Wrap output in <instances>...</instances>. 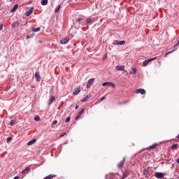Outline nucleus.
<instances>
[{
	"instance_id": "nucleus-24",
	"label": "nucleus",
	"mask_w": 179,
	"mask_h": 179,
	"mask_svg": "<svg viewBox=\"0 0 179 179\" xmlns=\"http://www.w3.org/2000/svg\"><path fill=\"white\" fill-rule=\"evenodd\" d=\"M156 59H157V57L150 58L148 59H146V61L148 62V64H150V62L156 61Z\"/></svg>"
},
{
	"instance_id": "nucleus-52",
	"label": "nucleus",
	"mask_w": 179,
	"mask_h": 179,
	"mask_svg": "<svg viewBox=\"0 0 179 179\" xmlns=\"http://www.w3.org/2000/svg\"><path fill=\"white\" fill-rule=\"evenodd\" d=\"M10 2H15V0H10Z\"/></svg>"
},
{
	"instance_id": "nucleus-42",
	"label": "nucleus",
	"mask_w": 179,
	"mask_h": 179,
	"mask_svg": "<svg viewBox=\"0 0 179 179\" xmlns=\"http://www.w3.org/2000/svg\"><path fill=\"white\" fill-rule=\"evenodd\" d=\"M106 59H107V54H105L104 56L102 58V60L106 61Z\"/></svg>"
},
{
	"instance_id": "nucleus-48",
	"label": "nucleus",
	"mask_w": 179,
	"mask_h": 179,
	"mask_svg": "<svg viewBox=\"0 0 179 179\" xmlns=\"http://www.w3.org/2000/svg\"><path fill=\"white\" fill-rule=\"evenodd\" d=\"M176 162L178 164H179V158L176 159Z\"/></svg>"
},
{
	"instance_id": "nucleus-50",
	"label": "nucleus",
	"mask_w": 179,
	"mask_h": 179,
	"mask_svg": "<svg viewBox=\"0 0 179 179\" xmlns=\"http://www.w3.org/2000/svg\"><path fill=\"white\" fill-rule=\"evenodd\" d=\"M105 178H106V179H108V175H106V176H105Z\"/></svg>"
},
{
	"instance_id": "nucleus-17",
	"label": "nucleus",
	"mask_w": 179,
	"mask_h": 179,
	"mask_svg": "<svg viewBox=\"0 0 179 179\" xmlns=\"http://www.w3.org/2000/svg\"><path fill=\"white\" fill-rule=\"evenodd\" d=\"M92 97V94H89L88 95H87L84 99H81V103H86V101L88 99H90Z\"/></svg>"
},
{
	"instance_id": "nucleus-4",
	"label": "nucleus",
	"mask_w": 179,
	"mask_h": 179,
	"mask_svg": "<svg viewBox=\"0 0 179 179\" xmlns=\"http://www.w3.org/2000/svg\"><path fill=\"white\" fill-rule=\"evenodd\" d=\"M135 93H136V94H139V93L140 94H146V90L143 88H139L135 91Z\"/></svg>"
},
{
	"instance_id": "nucleus-10",
	"label": "nucleus",
	"mask_w": 179,
	"mask_h": 179,
	"mask_svg": "<svg viewBox=\"0 0 179 179\" xmlns=\"http://www.w3.org/2000/svg\"><path fill=\"white\" fill-rule=\"evenodd\" d=\"M79 93H80V87H76L73 92V94H74V96H78Z\"/></svg>"
},
{
	"instance_id": "nucleus-1",
	"label": "nucleus",
	"mask_w": 179,
	"mask_h": 179,
	"mask_svg": "<svg viewBox=\"0 0 179 179\" xmlns=\"http://www.w3.org/2000/svg\"><path fill=\"white\" fill-rule=\"evenodd\" d=\"M126 43L125 41L115 40L112 44L113 45H125Z\"/></svg>"
},
{
	"instance_id": "nucleus-35",
	"label": "nucleus",
	"mask_w": 179,
	"mask_h": 179,
	"mask_svg": "<svg viewBox=\"0 0 179 179\" xmlns=\"http://www.w3.org/2000/svg\"><path fill=\"white\" fill-rule=\"evenodd\" d=\"M34 121L38 122V121H40V120H41V119L40 118V116L36 115V116L34 117Z\"/></svg>"
},
{
	"instance_id": "nucleus-3",
	"label": "nucleus",
	"mask_w": 179,
	"mask_h": 179,
	"mask_svg": "<svg viewBox=\"0 0 179 179\" xmlns=\"http://www.w3.org/2000/svg\"><path fill=\"white\" fill-rule=\"evenodd\" d=\"M102 86H110V87H113L115 89V84L111 83V82H105L102 83Z\"/></svg>"
},
{
	"instance_id": "nucleus-54",
	"label": "nucleus",
	"mask_w": 179,
	"mask_h": 179,
	"mask_svg": "<svg viewBox=\"0 0 179 179\" xmlns=\"http://www.w3.org/2000/svg\"><path fill=\"white\" fill-rule=\"evenodd\" d=\"M39 43H43V41H39Z\"/></svg>"
},
{
	"instance_id": "nucleus-43",
	"label": "nucleus",
	"mask_w": 179,
	"mask_h": 179,
	"mask_svg": "<svg viewBox=\"0 0 179 179\" xmlns=\"http://www.w3.org/2000/svg\"><path fill=\"white\" fill-rule=\"evenodd\" d=\"M65 135H66V132H64V133L62 134L59 136V138H63V136H65Z\"/></svg>"
},
{
	"instance_id": "nucleus-16",
	"label": "nucleus",
	"mask_w": 179,
	"mask_h": 179,
	"mask_svg": "<svg viewBox=\"0 0 179 179\" xmlns=\"http://www.w3.org/2000/svg\"><path fill=\"white\" fill-rule=\"evenodd\" d=\"M116 71H125V66H116Z\"/></svg>"
},
{
	"instance_id": "nucleus-46",
	"label": "nucleus",
	"mask_w": 179,
	"mask_h": 179,
	"mask_svg": "<svg viewBox=\"0 0 179 179\" xmlns=\"http://www.w3.org/2000/svg\"><path fill=\"white\" fill-rule=\"evenodd\" d=\"M78 108H79V104L76 103V104L75 109H76V110H78Z\"/></svg>"
},
{
	"instance_id": "nucleus-53",
	"label": "nucleus",
	"mask_w": 179,
	"mask_h": 179,
	"mask_svg": "<svg viewBox=\"0 0 179 179\" xmlns=\"http://www.w3.org/2000/svg\"><path fill=\"white\" fill-rule=\"evenodd\" d=\"M83 25H84V24H83V22H82L81 26H83Z\"/></svg>"
},
{
	"instance_id": "nucleus-51",
	"label": "nucleus",
	"mask_w": 179,
	"mask_h": 179,
	"mask_svg": "<svg viewBox=\"0 0 179 179\" xmlns=\"http://www.w3.org/2000/svg\"><path fill=\"white\" fill-rule=\"evenodd\" d=\"M97 103H101V101H100V99H98Z\"/></svg>"
},
{
	"instance_id": "nucleus-15",
	"label": "nucleus",
	"mask_w": 179,
	"mask_h": 179,
	"mask_svg": "<svg viewBox=\"0 0 179 179\" xmlns=\"http://www.w3.org/2000/svg\"><path fill=\"white\" fill-rule=\"evenodd\" d=\"M69 41V38L66 37L60 40V44H66Z\"/></svg>"
},
{
	"instance_id": "nucleus-6",
	"label": "nucleus",
	"mask_w": 179,
	"mask_h": 179,
	"mask_svg": "<svg viewBox=\"0 0 179 179\" xmlns=\"http://www.w3.org/2000/svg\"><path fill=\"white\" fill-rule=\"evenodd\" d=\"M85 113V108H83L77 115V116H76L75 117V120L78 121V120H79L80 118V117L82 116L83 113Z\"/></svg>"
},
{
	"instance_id": "nucleus-22",
	"label": "nucleus",
	"mask_w": 179,
	"mask_h": 179,
	"mask_svg": "<svg viewBox=\"0 0 179 179\" xmlns=\"http://www.w3.org/2000/svg\"><path fill=\"white\" fill-rule=\"evenodd\" d=\"M128 176H129V172H128V171H124L122 173V179L127 178Z\"/></svg>"
},
{
	"instance_id": "nucleus-14",
	"label": "nucleus",
	"mask_w": 179,
	"mask_h": 179,
	"mask_svg": "<svg viewBox=\"0 0 179 179\" xmlns=\"http://www.w3.org/2000/svg\"><path fill=\"white\" fill-rule=\"evenodd\" d=\"M36 142H37V139L34 138V139L29 141L27 143V145L28 146H31V145H34V143H36Z\"/></svg>"
},
{
	"instance_id": "nucleus-7",
	"label": "nucleus",
	"mask_w": 179,
	"mask_h": 179,
	"mask_svg": "<svg viewBox=\"0 0 179 179\" xmlns=\"http://www.w3.org/2000/svg\"><path fill=\"white\" fill-rule=\"evenodd\" d=\"M124 163H125V157H124L122 160L120 161V162L117 165V167L118 169H121L122 167H123Z\"/></svg>"
},
{
	"instance_id": "nucleus-27",
	"label": "nucleus",
	"mask_w": 179,
	"mask_h": 179,
	"mask_svg": "<svg viewBox=\"0 0 179 179\" xmlns=\"http://www.w3.org/2000/svg\"><path fill=\"white\" fill-rule=\"evenodd\" d=\"M36 36V34L35 33H32L30 35H27L26 36V40H29V38H33V36Z\"/></svg>"
},
{
	"instance_id": "nucleus-29",
	"label": "nucleus",
	"mask_w": 179,
	"mask_h": 179,
	"mask_svg": "<svg viewBox=\"0 0 179 179\" xmlns=\"http://www.w3.org/2000/svg\"><path fill=\"white\" fill-rule=\"evenodd\" d=\"M59 9H61V4L58 5L55 9V13H58L59 12Z\"/></svg>"
},
{
	"instance_id": "nucleus-40",
	"label": "nucleus",
	"mask_w": 179,
	"mask_h": 179,
	"mask_svg": "<svg viewBox=\"0 0 179 179\" xmlns=\"http://www.w3.org/2000/svg\"><path fill=\"white\" fill-rule=\"evenodd\" d=\"M57 124H58V121H57V120H54V121L52 122V125H57Z\"/></svg>"
},
{
	"instance_id": "nucleus-33",
	"label": "nucleus",
	"mask_w": 179,
	"mask_h": 179,
	"mask_svg": "<svg viewBox=\"0 0 179 179\" xmlns=\"http://www.w3.org/2000/svg\"><path fill=\"white\" fill-rule=\"evenodd\" d=\"M15 124H17L16 121H15L13 120H10V127H13V125H15Z\"/></svg>"
},
{
	"instance_id": "nucleus-38",
	"label": "nucleus",
	"mask_w": 179,
	"mask_h": 179,
	"mask_svg": "<svg viewBox=\"0 0 179 179\" xmlns=\"http://www.w3.org/2000/svg\"><path fill=\"white\" fill-rule=\"evenodd\" d=\"M12 137H8L7 138H6V142H7V143H9L10 142H11L12 141Z\"/></svg>"
},
{
	"instance_id": "nucleus-18",
	"label": "nucleus",
	"mask_w": 179,
	"mask_h": 179,
	"mask_svg": "<svg viewBox=\"0 0 179 179\" xmlns=\"http://www.w3.org/2000/svg\"><path fill=\"white\" fill-rule=\"evenodd\" d=\"M20 24L18 22H14L12 24H11V29H15L16 27H19V25Z\"/></svg>"
},
{
	"instance_id": "nucleus-19",
	"label": "nucleus",
	"mask_w": 179,
	"mask_h": 179,
	"mask_svg": "<svg viewBox=\"0 0 179 179\" xmlns=\"http://www.w3.org/2000/svg\"><path fill=\"white\" fill-rule=\"evenodd\" d=\"M30 172V167H27L22 171V174H28Z\"/></svg>"
},
{
	"instance_id": "nucleus-49",
	"label": "nucleus",
	"mask_w": 179,
	"mask_h": 179,
	"mask_svg": "<svg viewBox=\"0 0 179 179\" xmlns=\"http://www.w3.org/2000/svg\"><path fill=\"white\" fill-rule=\"evenodd\" d=\"M145 178H147V179L149 178V175H145Z\"/></svg>"
},
{
	"instance_id": "nucleus-28",
	"label": "nucleus",
	"mask_w": 179,
	"mask_h": 179,
	"mask_svg": "<svg viewBox=\"0 0 179 179\" xmlns=\"http://www.w3.org/2000/svg\"><path fill=\"white\" fill-rule=\"evenodd\" d=\"M115 178V173H111L108 174V179H113Z\"/></svg>"
},
{
	"instance_id": "nucleus-36",
	"label": "nucleus",
	"mask_w": 179,
	"mask_h": 179,
	"mask_svg": "<svg viewBox=\"0 0 179 179\" xmlns=\"http://www.w3.org/2000/svg\"><path fill=\"white\" fill-rule=\"evenodd\" d=\"M149 64V62H148V60H145L143 62V66H148V64Z\"/></svg>"
},
{
	"instance_id": "nucleus-31",
	"label": "nucleus",
	"mask_w": 179,
	"mask_h": 179,
	"mask_svg": "<svg viewBox=\"0 0 179 179\" xmlns=\"http://www.w3.org/2000/svg\"><path fill=\"white\" fill-rule=\"evenodd\" d=\"M157 143H154L152 145H150L149 148H148L147 149H156V146H157Z\"/></svg>"
},
{
	"instance_id": "nucleus-12",
	"label": "nucleus",
	"mask_w": 179,
	"mask_h": 179,
	"mask_svg": "<svg viewBox=\"0 0 179 179\" xmlns=\"http://www.w3.org/2000/svg\"><path fill=\"white\" fill-rule=\"evenodd\" d=\"M17 8H19V5L15 4L14 6L10 10V13H15V12H16V10H17Z\"/></svg>"
},
{
	"instance_id": "nucleus-30",
	"label": "nucleus",
	"mask_w": 179,
	"mask_h": 179,
	"mask_svg": "<svg viewBox=\"0 0 179 179\" xmlns=\"http://www.w3.org/2000/svg\"><path fill=\"white\" fill-rule=\"evenodd\" d=\"M41 30V28L37 27V28H32V31L34 33H37V31H40Z\"/></svg>"
},
{
	"instance_id": "nucleus-23",
	"label": "nucleus",
	"mask_w": 179,
	"mask_h": 179,
	"mask_svg": "<svg viewBox=\"0 0 179 179\" xmlns=\"http://www.w3.org/2000/svg\"><path fill=\"white\" fill-rule=\"evenodd\" d=\"M55 177H57V175L50 174V175H48V176H45L43 179H52Z\"/></svg>"
},
{
	"instance_id": "nucleus-39",
	"label": "nucleus",
	"mask_w": 179,
	"mask_h": 179,
	"mask_svg": "<svg viewBox=\"0 0 179 179\" xmlns=\"http://www.w3.org/2000/svg\"><path fill=\"white\" fill-rule=\"evenodd\" d=\"M69 121H71V117H67L65 120V122L66 124H68V122H69Z\"/></svg>"
},
{
	"instance_id": "nucleus-34",
	"label": "nucleus",
	"mask_w": 179,
	"mask_h": 179,
	"mask_svg": "<svg viewBox=\"0 0 179 179\" xmlns=\"http://www.w3.org/2000/svg\"><path fill=\"white\" fill-rule=\"evenodd\" d=\"M148 175H149V170L148 169H144L143 176H148Z\"/></svg>"
},
{
	"instance_id": "nucleus-9",
	"label": "nucleus",
	"mask_w": 179,
	"mask_h": 179,
	"mask_svg": "<svg viewBox=\"0 0 179 179\" xmlns=\"http://www.w3.org/2000/svg\"><path fill=\"white\" fill-rule=\"evenodd\" d=\"M54 101H55V96H54V95H50L48 105L51 106L54 103Z\"/></svg>"
},
{
	"instance_id": "nucleus-37",
	"label": "nucleus",
	"mask_w": 179,
	"mask_h": 179,
	"mask_svg": "<svg viewBox=\"0 0 179 179\" xmlns=\"http://www.w3.org/2000/svg\"><path fill=\"white\" fill-rule=\"evenodd\" d=\"M129 103V100L124 101L123 102H120L119 104H127Z\"/></svg>"
},
{
	"instance_id": "nucleus-5",
	"label": "nucleus",
	"mask_w": 179,
	"mask_h": 179,
	"mask_svg": "<svg viewBox=\"0 0 179 179\" xmlns=\"http://www.w3.org/2000/svg\"><path fill=\"white\" fill-rule=\"evenodd\" d=\"M94 82V78H90L87 83V86H86L87 89H90Z\"/></svg>"
},
{
	"instance_id": "nucleus-11",
	"label": "nucleus",
	"mask_w": 179,
	"mask_h": 179,
	"mask_svg": "<svg viewBox=\"0 0 179 179\" xmlns=\"http://www.w3.org/2000/svg\"><path fill=\"white\" fill-rule=\"evenodd\" d=\"M35 78L36 79V82H40V80H41V77L40 76V73L38 71L35 73Z\"/></svg>"
},
{
	"instance_id": "nucleus-26",
	"label": "nucleus",
	"mask_w": 179,
	"mask_h": 179,
	"mask_svg": "<svg viewBox=\"0 0 179 179\" xmlns=\"http://www.w3.org/2000/svg\"><path fill=\"white\" fill-rule=\"evenodd\" d=\"M41 3L43 6H45V5L48 4V0H41Z\"/></svg>"
},
{
	"instance_id": "nucleus-13",
	"label": "nucleus",
	"mask_w": 179,
	"mask_h": 179,
	"mask_svg": "<svg viewBox=\"0 0 179 179\" xmlns=\"http://www.w3.org/2000/svg\"><path fill=\"white\" fill-rule=\"evenodd\" d=\"M85 23L89 25L93 24V19L92 17L86 18Z\"/></svg>"
},
{
	"instance_id": "nucleus-2",
	"label": "nucleus",
	"mask_w": 179,
	"mask_h": 179,
	"mask_svg": "<svg viewBox=\"0 0 179 179\" xmlns=\"http://www.w3.org/2000/svg\"><path fill=\"white\" fill-rule=\"evenodd\" d=\"M155 177H156V178L158 179H162V178H164V176H166V173H162V172H156L154 174Z\"/></svg>"
},
{
	"instance_id": "nucleus-32",
	"label": "nucleus",
	"mask_w": 179,
	"mask_h": 179,
	"mask_svg": "<svg viewBox=\"0 0 179 179\" xmlns=\"http://www.w3.org/2000/svg\"><path fill=\"white\" fill-rule=\"evenodd\" d=\"M178 148V143H173L171 145V149H176V150H177Z\"/></svg>"
},
{
	"instance_id": "nucleus-41",
	"label": "nucleus",
	"mask_w": 179,
	"mask_h": 179,
	"mask_svg": "<svg viewBox=\"0 0 179 179\" xmlns=\"http://www.w3.org/2000/svg\"><path fill=\"white\" fill-rule=\"evenodd\" d=\"M173 51H174V50H172V51H169V52H166L165 53V57H167L168 55H169V54H171V52H173Z\"/></svg>"
},
{
	"instance_id": "nucleus-55",
	"label": "nucleus",
	"mask_w": 179,
	"mask_h": 179,
	"mask_svg": "<svg viewBox=\"0 0 179 179\" xmlns=\"http://www.w3.org/2000/svg\"><path fill=\"white\" fill-rule=\"evenodd\" d=\"M114 1H119V0H114Z\"/></svg>"
},
{
	"instance_id": "nucleus-21",
	"label": "nucleus",
	"mask_w": 179,
	"mask_h": 179,
	"mask_svg": "<svg viewBox=\"0 0 179 179\" xmlns=\"http://www.w3.org/2000/svg\"><path fill=\"white\" fill-rule=\"evenodd\" d=\"M131 71H130L131 75H132V74L133 75H136V72L138 71V70H136V68L131 67Z\"/></svg>"
},
{
	"instance_id": "nucleus-45",
	"label": "nucleus",
	"mask_w": 179,
	"mask_h": 179,
	"mask_svg": "<svg viewBox=\"0 0 179 179\" xmlns=\"http://www.w3.org/2000/svg\"><path fill=\"white\" fill-rule=\"evenodd\" d=\"M2 29H3V24H0V31H1V30H2Z\"/></svg>"
},
{
	"instance_id": "nucleus-47",
	"label": "nucleus",
	"mask_w": 179,
	"mask_h": 179,
	"mask_svg": "<svg viewBox=\"0 0 179 179\" xmlns=\"http://www.w3.org/2000/svg\"><path fill=\"white\" fill-rule=\"evenodd\" d=\"M19 178H20V176H15V177L13 178V179H19Z\"/></svg>"
},
{
	"instance_id": "nucleus-44",
	"label": "nucleus",
	"mask_w": 179,
	"mask_h": 179,
	"mask_svg": "<svg viewBox=\"0 0 179 179\" xmlns=\"http://www.w3.org/2000/svg\"><path fill=\"white\" fill-rule=\"evenodd\" d=\"M100 99V101H103V100H106V96H102Z\"/></svg>"
},
{
	"instance_id": "nucleus-8",
	"label": "nucleus",
	"mask_w": 179,
	"mask_h": 179,
	"mask_svg": "<svg viewBox=\"0 0 179 179\" xmlns=\"http://www.w3.org/2000/svg\"><path fill=\"white\" fill-rule=\"evenodd\" d=\"M33 10H34V8L31 7L29 9V10L25 12V16H30V15H31V13H33Z\"/></svg>"
},
{
	"instance_id": "nucleus-20",
	"label": "nucleus",
	"mask_w": 179,
	"mask_h": 179,
	"mask_svg": "<svg viewBox=\"0 0 179 179\" xmlns=\"http://www.w3.org/2000/svg\"><path fill=\"white\" fill-rule=\"evenodd\" d=\"M82 20H83V18L82 17H78L77 18V20H76L74 24H78V25H80V22H82Z\"/></svg>"
},
{
	"instance_id": "nucleus-25",
	"label": "nucleus",
	"mask_w": 179,
	"mask_h": 179,
	"mask_svg": "<svg viewBox=\"0 0 179 179\" xmlns=\"http://www.w3.org/2000/svg\"><path fill=\"white\" fill-rule=\"evenodd\" d=\"M156 59H157V57L150 58L148 59H146V61L148 62V64H150V62L156 61Z\"/></svg>"
}]
</instances>
